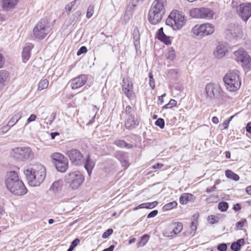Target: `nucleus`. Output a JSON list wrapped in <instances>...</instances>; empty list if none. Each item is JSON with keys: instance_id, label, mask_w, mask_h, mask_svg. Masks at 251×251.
I'll return each instance as SVG.
<instances>
[{"instance_id": "obj_1", "label": "nucleus", "mask_w": 251, "mask_h": 251, "mask_svg": "<svg viewBox=\"0 0 251 251\" xmlns=\"http://www.w3.org/2000/svg\"><path fill=\"white\" fill-rule=\"evenodd\" d=\"M5 184L7 189L14 195L22 196L27 192L24 183L19 179L17 173L15 171L7 173Z\"/></svg>"}, {"instance_id": "obj_2", "label": "nucleus", "mask_w": 251, "mask_h": 251, "mask_svg": "<svg viewBox=\"0 0 251 251\" xmlns=\"http://www.w3.org/2000/svg\"><path fill=\"white\" fill-rule=\"evenodd\" d=\"M24 173L31 186H39L46 176V169L41 164L33 165L31 168L25 170Z\"/></svg>"}, {"instance_id": "obj_3", "label": "nucleus", "mask_w": 251, "mask_h": 251, "mask_svg": "<svg viewBox=\"0 0 251 251\" xmlns=\"http://www.w3.org/2000/svg\"><path fill=\"white\" fill-rule=\"evenodd\" d=\"M166 0H155L149 12V21L152 25L159 23L165 13Z\"/></svg>"}, {"instance_id": "obj_4", "label": "nucleus", "mask_w": 251, "mask_h": 251, "mask_svg": "<svg viewBox=\"0 0 251 251\" xmlns=\"http://www.w3.org/2000/svg\"><path fill=\"white\" fill-rule=\"evenodd\" d=\"M239 72L237 70L228 71L223 77V80L227 90L234 92L240 87L241 82L239 78Z\"/></svg>"}, {"instance_id": "obj_5", "label": "nucleus", "mask_w": 251, "mask_h": 251, "mask_svg": "<svg viewBox=\"0 0 251 251\" xmlns=\"http://www.w3.org/2000/svg\"><path fill=\"white\" fill-rule=\"evenodd\" d=\"M205 91L206 99L210 100H224V92L220 86L218 84L214 83H208L205 86Z\"/></svg>"}, {"instance_id": "obj_6", "label": "nucleus", "mask_w": 251, "mask_h": 251, "mask_svg": "<svg viewBox=\"0 0 251 251\" xmlns=\"http://www.w3.org/2000/svg\"><path fill=\"white\" fill-rule=\"evenodd\" d=\"M186 19L184 15L177 10L172 12L166 20V24L174 30L180 29L185 24Z\"/></svg>"}, {"instance_id": "obj_7", "label": "nucleus", "mask_w": 251, "mask_h": 251, "mask_svg": "<svg viewBox=\"0 0 251 251\" xmlns=\"http://www.w3.org/2000/svg\"><path fill=\"white\" fill-rule=\"evenodd\" d=\"M65 180L72 189L76 190L82 184L84 176L79 171H73L65 176Z\"/></svg>"}, {"instance_id": "obj_8", "label": "nucleus", "mask_w": 251, "mask_h": 251, "mask_svg": "<svg viewBox=\"0 0 251 251\" xmlns=\"http://www.w3.org/2000/svg\"><path fill=\"white\" fill-rule=\"evenodd\" d=\"M12 155L14 159L19 161L32 159L34 153L29 147H17L12 150Z\"/></svg>"}, {"instance_id": "obj_9", "label": "nucleus", "mask_w": 251, "mask_h": 251, "mask_svg": "<svg viewBox=\"0 0 251 251\" xmlns=\"http://www.w3.org/2000/svg\"><path fill=\"white\" fill-rule=\"evenodd\" d=\"M189 15L193 18L196 19H212L214 12L209 8L200 7L190 9L189 12Z\"/></svg>"}, {"instance_id": "obj_10", "label": "nucleus", "mask_w": 251, "mask_h": 251, "mask_svg": "<svg viewBox=\"0 0 251 251\" xmlns=\"http://www.w3.org/2000/svg\"><path fill=\"white\" fill-rule=\"evenodd\" d=\"M50 28L48 25L46 20L42 19L34 27L33 30L34 36L38 39L41 40L44 38L49 33Z\"/></svg>"}, {"instance_id": "obj_11", "label": "nucleus", "mask_w": 251, "mask_h": 251, "mask_svg": "<svg viewBox=\"0 0 251 251\" xmlns=\"http://www.w3.org/2000/svg\"><path fill=\"white\" fill-rule=\"evenodd\" d=\"M235 59L237 62H240L241 65L245 71L251 69V57L243 49H239L234 53Z\"/></svg>"}, {"instance_id": "obj_12", "label": "nucleus", "mask_w": 251, "mask_h": 251, "mask_svg": "<svg viewBox=\"0 0 251 251\" xmlns=\"http://www.w3.org/2000/svg\"><path fill=\"white\" fill-rule=\"evenodd\" d=\"M214 26L208 23L202 24L200 25H195L192 30L193 34L199 38H202L205 35H208L213 33Z\"/></svg>"}, {"instance_id": "obj_13", "label": "nucleus", "mask_w": 251, "mask_h": 251, "mask_svg": "<svg viewBox=\"0 0 251 251\" xmlns=\"http://www.w3.org/2000/svg\"><path fill=\"white\" fill-rule=\"evenodd\" d=\"M66 154L73 165L80 166L84 163V156L78 150L75 149L69 150L67 151Z\"/></svg>"}, {"instance_id": "obj_14", "label": "nucleus", "mask_w": 251, "mask_h": 251, "mask_svg": "<svg viewBox=\"0 0 251 251\" xmlns=\"http://www.w3.org/2000/svg\"><path fill=\"white\" fill-rule=\"evenodd\" d=\"M182 228V224L181 223H172L166 228L163 232V235L166 237H173L181 232Z\"/></svg>"}, {"instance_id": "obj_15", "label": "nucleus", "mask_w": 251, "mask_h": 251, "mask_svg": "<svg viewBox=\"0 0 251 251\" xmlns=\"http://www.w3.org/2000/svg\"><path fill=\"white\" fill-rule=\"evenodd\" d=\"M226 36L228 39L241 38L242 34V28L238 25L230 24L226 30Z\"/></svg>"}, {"instance_id": "obj_16", "label": "nucleus", "mask_w": 251, "mask_h": 251, "mask_svg": "<svg viewBox=\"0 0 251 251\" xmlns=\"http://www.w3.org/2000/svg\"><path fill=\"white\" fill-rule=\"evenodd\" d=\"M238 11L242 19L247 21L251 16V3L240 4Z\"/></svg>"}, {"instance_id": "obj_17", "label": "nucleus", "mask_w": 251, "mask_h": 251, "mask_svg": "<svg viewBox=\"0 0 251 251\" xmlns=\"http://www.w3.org/2000/svg\"><path fill=\"white\" fill-rule=\"evenodd\" d=\"M87 76L85 75H81L72 79L70 82L72 88L76 89L83 86L87 82Z\"/></svg>"}, {"instance_id": "obj_18", "label": "nucleus", "mask_w": 251, "mask_h": 251, "mask_svg": "<svg viewBox=\"0 0 251 251\" xmlns=\"http://www.w3.org/2000/svg\"><path fill=\"white\" fill-rule=\"evenodd\" d=\"M123 91L129 99H131L134 96L132 83L128 79L124 78L123 80Z\"/></svg>"}, {"instance_id": "obj_19", "label": "nucleus", "mask_w": 251, "mask_h": 251, "mask_svg": "<svg viewBox=\"0 0 251 251\" xmlns=\"http://www.w3.org/2000/svg\"><path fill=\"white\" fill-rule=\"evenodd\" d=\"M33 48V45L31 43H26L23 48L22 52V60L24 62H26L30 58L31 55V50Z\"/></svg>"}, {"instance_id": "obj_20", "label": "nucleus", "mask_w": 251, "mask_h": 251, "mask_svg": "<svg viewBox=\"0 0 251 251\" xmlns=\"http://www.w3.org/2000/svg\"><path fill=\"white\" fill-rule=\"evenodd\" d=\"M136 8V5L134 3V0H131L124 16V19L126 22H127L131 18L132 12L135 10Z\"/></svg>"}, {"instance_id": "obj_21", "label": "nucleus", "mask_w": 251, "mask_h": 251, "mask_svg": "<svg viewBox=\"0 0 251 251\" xmlns=\"http://www.w3.org/2000/svg\"><path fill=\"white\" fill-rule=\"evenodd\" d=\"M139 122L137 119H135L134 116L128 117L125 122V126L128 130H132L136 128L139 125Z\"/></svg>"}, {"instance_id": "obj_22", "label": "nucleus", "mask_w": 251, "mask_h": 251, "mask_svg": "<svg viewBox=\"0 0 251 251\" xmlns=\"http://www.w3.org/2000/svg\"><path fill=\"white\" fill-rule=\"evenodd\" d=\"M54 165L57 170L61 173L65 172L68 168V161L66 158Z\"/></svg>"}, {"instance_id": "obj_23", "label": "nucleus", "mask_w": 251, "mask_h": 251, "mask_svg": "<svg viewBox=\"0 0 251 251\" xmlns=\"http://www.w3.org/2000/svg\"><path fill=\"white\" fill-rule=\"evenodd\" d=\"M2 7L6 11L14 8L18 2V0H2Z\"/></svg>"}, {"instance_id": "obj_24", "label": "nucleus", "mask_w": 251, "mask_h": 251, "mask_svg": "<svg viewBox=\"0 0 251 251\" xmlns=\"http://www.w3.org/2000/svg\"><path fill=\"white\" fill-rule=\"evenodd\" d=\"M84 167L86 170L89 175H90L91 172L92 171L93 168L95 166V163L94 161L91 159L90 155H88L85 159V161H84Z\"/></svg>"}, {"instance_id": "obj_25", "label": "nucleus", "mask_w": 251, "mask_h": 251, "mask_svg": "<svg viewBox=\"0 0 251 251\" xmlns=\"http://www.w3.org/2000/svg\"><path fill=\"white\" fill-rule=\"evenodd\" d=\"M22 113L21 112H18L14 115L9 121L7 124V126H9V127L7 126L6 127V128H7L6 130H8L11 127L13 126L16 123H17V122L22 117Z\"/></svg>"}, {"instance_id": "obj_26", "label": "nucleus", "mask_w": 251, "mask_h": 251, "mask_svg": "<svg viewBox=\"0 0 251 251\" xmlns=\"http://www.w3.org/2000/svg\"><path fill=\"white\" fill-rule=\"evenodd\" d=\"M116 157L120 161L122 166L126 168L128 166V162L127 160V157L125 154L122 152H118L116 154Z\"/></svg>"}, {"instance_id": "obj_27", "label": "nucleus", "mask_w": 251, "mask_h": 251, "mask_svg": "<svg viewBox=\"0 0 251 251\" xmlns=\"http://www.w3.org/2000/svg\"><path fill=\"white\" fill-rule=\"evenodd\" d=\"M225 46L222 45H219L217 47L216 50L214 52V55L218 58H222L225 55Z\"/></svg>"}, {"instance_id": "obj_28", "label": "nucleus", "mask_w": 251, "mask_h": 251, "mask_svg": "<svg viewBox=\"0 0 251 251\" xmlns=\"http://www.w3.org/2000/svg\"><path fill=\"white\" fill-rule=\"evenodd\" d=\"M193 195L189 193L182 194L179 198V202L182 204H186L192 199Z\"/></svg>"}, {"instance_id": "obj_29", "label": "nucleus", "mask_w": 251, "mask_h": 251, "mask_svg": "<svg viewBox=\"0 0 251 251\" xmlns=\"http://www.w3.org/2000/svg\"><path fill=\"white\" fill-rule=\"evenodd\" d=\"M245 244V240L242 238L239 239L237 241L233 242L231 245V249L233 251H238L241 247Z\"/></svg>"}, {"instance_id": "obj_30", "label": "nucleus", "mask_w": 251, "mask_h": 251, "mask_svg": "<svg viewBox=\"0 0 251 251\" xmlns=\"http://www.w3.org/2000/svg\"><path fill=\"white\" fill-rule=\"evenodd\" d=\"M50 157L53 164H55L57 162L60 161L62 160H64V158H65L63 155L57 152L52 154Z\"/></svg>"}, {"instance_id": "obj_31", "label": "nucleus", "mask_w": 251, "mask_h": 251, "mask_svg": "<svg viewBox=\"0 0 251 251\" xmlns=\"http://www.w3.org/2000/svg\"><path fill=\"white\" fill-rule=\"evenodd\" d=\"M132 35L133 39L134 40V45L136 47L139 44V40L140 37L139 31L137 28L136 27L133 29Z\"/></svg>"}, {"instance_id": "obj_32", "label": "nucleus", "mask_w": 251, "mask_h": 251, "mask_svg": "<svg viewBox=\"0 0 251 251\" xmlns=\"http://www.w3.org/2000/svg\"><path fill=\"white\" fill-rule=\"evenodd\" d=\"M62 185V181L61 180L55 181L52 183L50 189L53 191H58L61 189Z\"/></svg>"}, {"instance_id": "obj_33", "label": "nucleus", "mask_w": 251, "mask_h": 251, "mask_svg": "<svg viewBox=\"0 0 251 251\" xmlns=\"http://www.w3.org/2000/svg\"><path fill=\"white\" fill-rule=\"evenodd\" d=\"M226 176L229 178L232 179L235 181H238L239 179V176L231 170H226L225 172Z\"/></svg>"}, {"instance_id": "obj_34", "label": "nucleus", "mask_w": 251, "mask_h": 251, "mask_svg": "<svg viewBox=\"0 0 251 251\" xmlns=\"http://www.w3.org/2000/svg\"><path fill=\"white\" fill-rule=\"evenodd\" d=\"M9 76V74L7 72L4 70L0 71V85L3 84L7 80Z\"/></svg>"}, {"instance_id": "obj_35", "label": "nucleus", "mask_w": 251, "mask_h": 251, "mask_svg": "<svg viewBox=\"0 0 251 251\" xmlns=\"http://www.w3.org/2000/svg\"><path fill=\"white\" fill-rule=\"evenodd\" d=\"M49 80L47 79L41 80L38 84L37 90L38 91H41L43 89H46L49 85Z\"/></svg>"}, {"instance_id": "obj_36", "label": "nucleus", "mask_w": 251, "mask_h": 251, "mask_svg": "<svg viewBox=\"0 0 251 251\" xmlns=\"http://www.w3.org/2000/svg\"><path fill=\"white\" fill-rule=\"evenodd\" d=\"M149 236L146 234L141 237L140 241L137 243L138 247H143L149 240Z\"/></svg>"}, {"instance_id": "obj_37", "label": "nucleus", "mask_w": 251, "mask_h": 251, "mask_svg": "<svg viewBox=\"0 0 251 251\" xmlns=\"http://www.w3.org/2000/svg\"><path fill=\"white\" fill-rule=\"evenodd\" d=\"M114 144L121 148L127 147L128 149L131 148V145L127 144L123 140H116L114 142Z\"/></svg>"}, {"instance_id": "obj_38", "label": "nucleus", "mask_w": 251, "mask_h": 251, "mask_svg": "<svg viewBox=\"0 0 251 251\" xmlns=\"http://www.w3.org/2000/svg\"><path fill=\"white\" fill-rule=\"evenodd\" d=\"M177 203L176 201H173L165 204L163 208L164 210H169L177 206Z\"/></svg>"}, {"instance_id": "obj_39", "label": "nucleus", "mask_w": 251, "mask_h": 251, "mask_svg": "<svg viewBox=\"0 0 251 251\" xmlns=\"http://www.w3.org/2000/svg\"><path fill=\"white\" fill-rule=\"evenodd\" d=\"M228 207V204L226 201L220 202L218 204V209L222 212L226 211Z\"/></svg>"}, {"instance_id": "obj_40", "label": "nucleus", "mask_w": 251, "mask_h": 251, "mask_svg": "<svg viewBox=\"0 0 251 251\" xmlns=\"http://www.w3.org/2000/svg\"><path fill=\"white\" fill-rule=\"evenodd\" d=\"M77 1V0H75L66 5L65 10L67 11L68 14H69L70 11L73 9L74 6L75 4Z\"/></svg>"}, {"instance_id": "obj_41", "label": "nucleus", "mask_w": 251, "mask_h": 251, "mask_svg": "<svg viewBox=\"0 0 251 251\" xmlns=\"http://www.w3.org/2000/svg\"><path fill=\"white\" fill-rule=\"evenodd\" d=\"M94 11V6L93 5H90L87 9L86 17L87 18H90L93 15Z\"/></svg>"}, {"instance_id": "obj_42", "label": "nucleus", "mask_w": 251, "mask_h": 251, "mask_svg": "<svg viewBox=\"0 0 251 251\" xmlns=\"http://www.w3.org/2000/svg\"><path fill=\"white\" fill-rule=\"evenodd\" d=\"M197 225H198L197 220L195 218H194L191 222V226H190L191 230V233H195V231L197 229Z\"/></svg>"}, {"instance_id": "obj_43", "label": "nucleus", "mask_w": 251, "mask_h": 251, "mask_svg": "<svg viewBox=\"0 0 251 251\" xmlns=\"http://www.w3.org/2000/svg\"><path fill=\"white\" fill-rule=\"evenodd\" d=\"M176 105V101L173 99L170 100L169 102L167 104L165 105L163 107V109H167L172 108Z\"/></svg>"}, {"instance_id": "obj_44", "label": "nucleus", "mask_w": 251, "mask_h": 251, "mask_svg": "<svg viewBox=\"0 0 251 251\" xmlns=\"http://www.w3.org/2000/svg\"><path fill=\"white\" fill-rule=\"evenodd\" d=\"M175 56V51L172 49L170 50L166 55L167 58L170 60H174Z\"/></svg>"}, {"instance_id": "obj_45", "label": "nucleus", "mask_w": 251, "mask_h": 251, "mask_svg": "<svg viewBox=\"0 0 251 251\" xmlns=\"http://www.w3.org/2000/svg\"><path fill=\"white\" fill-rule=\"evenodd\" d=\"M155 124L157 126H159L161 129H163L164 127L165 122L164 119L162 118H159L157 119L156 121Z\"/></svg>"}, {"instance_id": "obj_46", "label": "nucleus", "mask_w": 251, "mask_h": 251, "mask_svg": "<svg viewBox=\"0 0 251 251\" xmlns=\"http://www.w3.org/2000/svg\"><path fill=\"white\" fill-rule=\"evenodd\" d=\"M125 112H126V114H127L128 115V117H131L132 116H134L132 108L129 105L127 106L126 107Z\"/></svg>"}, {"instance_id": "obj_47", "label": "nucleus", "mask_w": 251, "mask_h": 251, "mask_svg": "<svg viewBox=\"0 0 251 251\" xmlns=\"http://www.w3.org/2000/svg\"><path fill=\"white\" fill-rule=\"evenodd\" d=\"M158 39L160 41L163 42L165 44L169 45L171 43V40L169 39V37L166 36L165 34L164 37H158Z\"/></svg>"}, {"instance_id": "obj_48", "label": "nucleus", "mask_w": 251, "mask_h": 251, "mask_svg": "<svg viewBox=\"0 0 251 251\" xmlns=\"http://www.w3.org/2000/svg\"><path fill=\"white\" fill-rule=\"evenodd\" d=\"M208 221L209 223L214 224L218 222V218L216 216L211 215L208 217Z\"/></svg>"}, {"instance_id": "obj_49", "label": "nucleus", "mask_w": 251, "mask_h": 251, "mask_svg": "<svg viewBox=\"0 0 251 251\" xmlns=\"http://www.w3.org/2000/svg\"><path fill=\"white\" fill-rule=\"evenodd\" d=\"M113 229L111 228L108 229L102 234V237L103 238H107L113 233Z\"/></svg>"}, {"instance_id": "obj_50", "label": "nucleus", "mask_w": 251, "mask_h": 251, "mask_svg": "<svg viewBox=\"0 0 251 251\" xmlns=\"http://www.w3.org/2000/svg\"><path fill=\"white\" fill-rule=\"evenodd\" d=\"M158 204L157 201H155L152 202H148L146 203V206H145V208H152L155 207Z\"/></svg>"}, {"instance_id": "obj_51", "label": "nucleus", "mask_w": 251, "mask_h": 251, "mask_svg": "<svg viewBox=\"0 0 251 251\" xmlns=\"http://www.w3.org/2000/svg\"><path fill=\"white\" fill-rule=\"evenodd\" d=\"M149 78H150V85L151 87L153 89L155 87V84L154 80L153 78L152 75L151 73L149 75Z\"/></svg>"}, {"instance_id": "obj_52", "label": "nucleus", "mask_w": 251, "mask_h": 251, "mask_svg": "<svg viewBox=\"0 0 251 251\" xmlns=\"http://www.w3.org/2000/svg\"><path fill=\"white\" fill-rule=\"evenodd\" d=\"M87 51V49L86 47L82 46L77 51V55H80L82 53H86Z\"/></svg>"}, {"instance_id": "obj_53", "label": "nucleus", "mask_w": 251, "mask_h": 251, "mask_svg": "<svg viewBox=\"0 0 251 251\" xmlns=\"http://www.w3.org/2000/svg\"><path fill=\"white\" fill-rule=\"evenodd\" d=\"M217 249L220 251H226L227 249L226 244L222 243L218 245Z\"/></svg>"}, {"instance_id": "obj_54", "label": "nucleus", "mask_w": 251, "mask_h": 251, "mask_svg": "<svg viewBox=\"0 0 251 251\" xmlns=\"http://www.w3.org/2000/svg\"><path fill=\"white\" fill-rule=\"evenodd\" d=\"M157 213H158V211L157 210H154L149 213V214L147 216V217L148 218L154 217L157 215Z\"/></svg>"}, {"instance_id": "obj_55", "label": "nucleus", "mask_w": 251, "mask_h": 251, "mask_svg": "<svg viewBox=\"0 0 251 251\" xmlns=\"http://www.w3.org/2000/svg\"><path fill=\"white\" fill-rule=\"evenodd\" d=\"M36 119V116L35 114H31L30 117L27 119V123H29L31 122L34 121Z\"/></svg>"}, {"instance_id": "obj_56", "label": "nucleus", "mask_w": 251, "mask_h": 251, "mask_svg": "<svg viewBox=\"0 0 251 251\" xmlns=\"http://www.w3.org/2000/svg\"><path fill=\"white\" fill-rule=\"evenodd\" d=\"M55 113H52L50 118L48 119V121L49 122H47V124H49L50 125L52 122L54 121V120L55 119Z\"/></svg>"}, {"instance_id": "obj_57", "label": "nucleus", "mask_w": 251, "mask_h": 251, "mask_svg": "<svg viewBox=\"0 0 251 251\" xmlns=\"http://www.w3.org/2000/svg\"><path fill=\"white\" fill-rule=\"evenodd\" d=\"M4 62V57L2 54L0 53V69L3 67Z\"/></svg>"}, {"instance_id": "obj_58", "label": "nucleus", "mask_w": 251, "mask_h": 251, "mask_svg": "<svg viewBox=\"0 0 251 251\" xmlns=\"http://www.w3.org/2000/svg\"><path fill=\"white\" fill-rule=\"evenodd\" d=\"M164 36H165V34L163 32V27H161L159 29L158 31V37H164Z\"/></svg>"}, {"instance_id": "obj_59", "label": "nucleus", "mask_w": 251, "mask_h": 251, "mask_svg": "<svg viewBox=\"0 0 251 251\" xmlns=\"http://www.w3.org/2000/svg\"><path fill=\"white\" fill-rule=\"evenodd\" d=\"M80 240L78 238L75 239L71 243V245L75 248L79 243Z\"/></svg>"}, {"instance_id": "obj_60", "label": "nucleus", "mask_w": 251, "mask_h": 251, "mask_svg": "<svg viewBox=\"0 0 251 251\" xmlns=\"http://www.w3.org/2000/svg\"><path fill=\"white\" fill-rule=\"evenodd\" d=\"M229 121L226 120L222 125V126H223L222 129H226L228 128V124H229Z\"/></svg>"}, {"instance_id": "obj_61", "label": "nucleus", "mask_w": 251, "mask_h": 251, "mask_svg": "<svg viewBox=\"0 0 251 251\" xmlns=\"http://www.w3.org/2000/svg\"><path fill=\"white\" fill-rule=\"evenodd\" d=\"M216 189V186L215 185H214L213 186L211 187H208L206 189V192L207 193H210L211 192H213L215 191Z\"/></svg>"}, {"instance_id": "obj_62", "label": "nucleus", "mask_w": 251, "mask_h": 251, "mask_svg": "<svg viewBox=\"0 0 251 251\" xmlns=\"http://www.w3.org/2000/svg\"><path fill=\"white\" fill-rule=\"evenodd\" d=\"M246 222V220H244V221H238L237 223H236V226H237L238 227H242L243 226H244V223Z\"/></svg>"}, {"instance_id": "obj_63", "label": "nucleus", "mask_w": 251, "mask_h": 251, "mask_svg": "<svg viewBox=\"0 0 251 251\" xmlns=\"http://www.w3.org/2000/svg\"><path fill=\"white\" fill-rule=\"evenodd\" d=\"M246 128L247 132L251 133V123H249L247 124Z\"/></svg>"}, {"instance_id": "obj_64", "label": "nucleus", "mask_w": 251, "mask_h": 251, "mask_svg": "<svg viewBox=\"0 0 251 251\" xmlns=\"http://www.w3.org/2000/svg\"><path fill=\"white\" fill-rule=\"evenodd\" d=\"M114 249V245H111L109 248L105 249L102 251H113Z\"/></svg>"}]
</instances>
